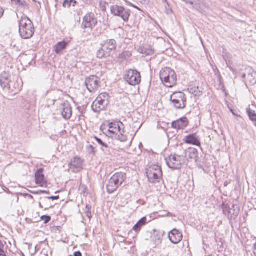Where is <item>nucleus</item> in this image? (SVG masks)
Instances as JSON below:
<instances>
[{
    "mask_svg": "<svg viewBox=\"0 0 256 256\" xmlns=\"http://www.w3.org/2000/svg\"><path fill=\"white\" fill-rule=\"evenodd\" d=\"M34 29L32 22L26 16L24 15L19 21V32L20 36L28 39L32 36Z\"/></svg>",
    "mask_w": 256,
    "mask_h": 256,
    "instance_id": "1",
    "label": "nucleus"
},
{
    "mask_svg": "<svg viewBox=\"0 0 256 256\" xmlns=\"http://www.w3.org/2000/svg\"><path fill=\"white\" fill-rule=\"evenodd\" d=\"M121 126H124V124L120 122H110L108 124L109 129L108 132L109 134H112L110 136L112 138L124 142L127 140V136L124 134V130L122 129Z\"/></svg>",
    "mask_w": 256,
    "mask_h": 256,
    "instance_id": "2",
    "label": "nucleus"
},
{
    "mask_svg": "<svg viewBox=\"0 0 256 256\" xmlns=\"http://www.w3.org/2000/svg\"><path fill=\"white\" fill-rule=\"evenodd\" d=\"M126 174L124 172L116 173L108 180L106 185L107 191L112 194L115 191L125 180Z\"/></svg>",
    "mask_w": 256,
    "mask_h": 256,
    "instance_id": "3",
    "label": "nucleus"
},
{
    "mask_svg": "<svg viewBox=\"0 0 256 256\" xmlns=\"http://www.w3.org/2000/svg\"><path fill=\"white\" fill-rule=\"evenodd\" d=\"M167 166L172 170H180L185 163L184 156L181 152L180 154H171L165 158Z\"/></svg>",
    "mask_w": 256,
    "mask_h": 256,
    "instance_id": "4",
    "label": "nucleus"
},
{
    "mask_svg": "<svg viewBox=\"0 0 256 256\" xmlns=\"http://www.w3.org/2000/svg\"><path fill=\"white\" fill-rule=\"evenodd\" d=\"M0 85L6 92L16 94L21 90L23 81H0Z\"/></svg>",
    "mask_w": 256,
    "mask_h": 256,
    "instance_id": "5",
    "label": "nucleus"
},
{
    "mask_svg": "<svg viewBox=\"0 0 256 256\" xmlns=\"http://www.w3.org/2000/svg\"><path fill=\"white\" fill-rule=\"evenodd\" d=\"M146 174L148 180L151 183L160 182L162 175L160 166L156 164L152 165L147 168Z\"/></svg>",
    "mask_w": 256,
    "mask_h": 256,
    "instance_id": "6",
    "label": "nucleus"
},
{
    "mask_svg": "<svg viewBox=\"0 0 256 256\" xmlns=\"http://www.w3.org/2000/svg\"><path fill=\"white\" fill-rule=\"evenodd\" d=\"M170 101L176 109H184L186 106V98L184 92L174 93L170 97Z\"/></svg>",
    "mask_w": 256,
    "mask_h": 256,
    "instance_id": "7",
    "label": "nucleus"
},
{
    "mask_svg": "<svg viewBox=\"0 0 256 256\" xmlns=\"http://www.w3.org/2000/svg\"><path fill=\"white\" fill-rule=\"evenodd\" d=\"M110 11L115 16L120 17L124 22H128L130 14V11L128 9L125 8L123 6L114 5L110 7Z\"/></svg>",
    "mask_w": 256,
    "mask_h": 256,
    "instance_id": "8",
    "label": "nucleus"
},
{
    "mask_svg": "<svg viewBox=\"0 0 256 256\" xmlns=\"http://www.w3.org/2000/svg\"><path fill=\"white\" fill-rule=\"evenodd\" d=\"M97 24V20L94 14L90 12L87 14L83 18L82 28H92Z\"/></svg>",
    "mask_w": 256,
    "mask_h": 256,
    "instance_id": "9",
    "label": "nucleus"
},
{
    "mask_svg": "<svg viewBox=\"0 0 256 256\" xmlns=\"http://www.w3.org/2000/svg\"><path fill=\"white\" fill-rule=\"evenodd\" d=\"M160 80H177L176 75L174 70L169 68H163L160 72Z\"/></svg>",
    "mask_w": 256,
    "mask_h": 256,
    "instance_id": "10",
    "label": "nucleus"
},
{
    "mask_svg": "<svg viewBox=\"0 0 256 256\" xmlns=\"http://www.w3.org/2000/svg\"><path fill=\"white\" fill-rule=\"evenodd\" d=\"M182 154L184 156V161L186 162V158H187V160H194L195 162H198V151L195 148H190L186 150H184L182 151Z\"/></svg>",
    "mask_w": 256,
    "mask_h": 256,
    "instance_id": "11",
    "label": "nucleus"
},
{
    "mask_svg": "<svg viewBox=\"0 0 256 256\" xmlns=\"http://www.w3.org/2000/svg\"><path fill=\"white\" fill-rule=\"evenodd\" d=\"M168 237L171 242L177 244L182 240L183 236L179 230L174 228L168 232Z\"/></svg>",
    "mask_w": 256,
    "mask_h": 256,
    "instance_id": "12",
    "label": "nucleus"
},
{
    "mask_svg": "<svg viewBox=\"0 0 256 256\" xmlns=\"http://www.w3.org/2000/svg\"><path fill=\"white\" fill-rule=\"evenodd\" d=\"M108 106L107 103L104 102L102 99H98V98L97 97L92 104V109L95 112H100L105 110Z\"/></svg>",
    "mask_w": 256,
    "mask_h": 256,
    "instance_id": "13",
    "label": "nucleus"
},
{
    "mask_svg": "<svg viewBox=\"0 0 256 256\" xmlns=\"http://www.w3.org/2000/svg\"><path fill=\"white\" fill-rule=\"evenodd\" d=\"M82 161L80 158L74 157L68 164L69 168L74 172H78L82 168Z\"/></svg>",
    "mask_w": 256,
    "mask_h": 256,
    "instance_id": "14",
    "label": "nucleus"
},
{
    "mask_svg": "<svg viewBox=\"0 0 256 256\" xmlns=\"http://www.w3.org/2000/svg\"><path fill=\"white\" fill-rule=\"evenodd\" d=\"M60 110L62 117L66 120H68L72 115V110L70 104L64 102L60 105Z\"/></svg>",
    "mask_w": 256,
    "mask_h": 256,
    "instance_id": "15",
    "label": "nucleus"
},
{
    "mask_svg": "<svg viewBox=\"0 0 256 256\" xmlns=\"http://www.w3.org/2000/svg\"><path fill=\"white\" fill-rule=\"evenodd\" d=\"M124 80H140L141 76L137 70L130 69L124 75Z\"/></svg>",
    "mask_w": 256,
    "mask_h": 256,
    "instance_id": "16",
    "label": "nucleus"
},
{
    "mask_svg": "<svg viewBox=\"0 0 256 256\" xmlns=\"http://www.w3.org/2000/svg\"><path fill=\"white\" fill-rule=\"evenodd\" d=\"M188 124V120L186 117L179 118L172 123V127L174 129L184 130Z\"/></svg>",
    "mask_w": 256,
    "mask_h": 256,
    "instance_id": "17",
    "label": "nucleus"
},
{
    "mask_svg": "<svg viewBox=\"0 0 256 256\" xmlns=\"http://www.w3.org/2000/svg\"><path fill=\"white\" fill-rule=\"evenodd\" d=\"M42 172L43 168H40L35 174V180L36 184H39L42 187L46 186L47 184L44 176L42 174Z\"/></svg>",
    "mask_w": 256,
    "mask_h": 256,
    "instance_id": "18",
    "label": "nucleus"
},
{
    "mask_svg": "<svg viewBox=\"0 0 256 256\" xmlns=\"http://www.w3.org/2000/svg\"><path fill=\"white\" fill-rule=\"evenodd\" d=\"M184 142L186 144H191L196 146H200V137L196 134H190L186 136Z\"/></svg>",
    "mask_w": 256,
    "mask_h": 256,
    "instance_id": "19",
    "label": "nucleus"
},
{
    "mask_svg": "<svg viewBox=\"0 0 256 256\" xmlns=\"http://www.w3.org/2000/svg\"><path fill=\"white\" fill-rule=\"evenodd\" d=\"M242 78L248 80H255L256 72L251 67H248L245 69V72L242 74Z\"/></svg>",
    "mask_w": 256,
    "mask_h": 256,
    "instance_id": "20",
    "label": "nucleus"
},
{
    "mask_svg": "<svg viewBox=\"0 0 256 256\" xmlns=\"http://www.w3.org/2000/svg\"><path fill=\"white\" fill-rule=\"evenodd\" d=\"M68 45V42L62 40L60 42L55 44L54 46V51L58 54H63V50H64Z\"/></svg>",
    "mask_w": 256,
    "mask_h": 256,
    "instance_id": "21",
    "label": "nucleus"
},
{
    "mask_svg": "<svg viewBox=\"0 0 256 256\" xmlns=\"http://www.w3.org/2000/svg\"><path fill=\"white\" fill-rule=\"evenodd\" d=\"M84 84L90 92H93L100 86V81H85Z\"/></svg>",
    "mask_w": 256,
    "mask_h": 256,
    "instance_id": "22",
    "label": "nucleus"
},
{
    "mask_svg": "<svg viewBox=\"0 0 256 256\" xmlns=\"http://www.w3.org/2000/svg\"><path fill=\"white\" fill-rule=\"evenodd\" d=\"M101 48L97 52V57L99 58H102L110 56L112 52L108 50L102 43L101 44Z\"/></svg>",
    "mask_w": 256,
    "mask_h": 256,
    "instance_id": "23",
    "label": "nucleus"
},
{
    "mask_svg": "<svg viewBox=\"0 0 256 256\" xmlns=\"http://www.w3.org/2000/svg\"><path fill=\"white\" fill-rule=\"evenodd\" d=\"M188 90L190 93L194 94L196 95L200 93H202L204 88L198 82L197 84H190L188 88Z\"/></svg>",
    "mask_w": 256,
    "mask_h": 256,
    "instance_id": "24",
    "label": "nucleus"
},
{
    "mask_svg": "<svg viewBox=\"0 0 256 256\" xmlns=\"http://www.w3.org/2000/svg\"><path fill=\"white\" fill-rule=\"evenodd\" d=\"M102 44L110 52L114 51L117 46V43L116 40L114 39L104 40L102 42Z\"/></svg>",
    "mask_w": 256,
    "mask_h": 256,
    "instance_id": "25",
    "label": "nucleus"
},
{
    "mask_svg": "<svg viewBox=\"0 0 256 256\" xmlns=\"http://www.w3.org/2000/svg\"><path fill=\"white\" fill-rule=\"evenodd\" d=\"M94 138L101 146L102 150L104 151L106 154H110V147L107 144L104 142L100 138H99L96 136H94Z\"/></svg>",
    "mask_w": 256,
    "mask_h": 256,
    "instance_id": "26",
    "label": "nucleus"
},
{
    "mask_svg": "<svg viewBox=\"0 0 256 256\" xmlns=\"http://www.w3.org/2000/svg\"><path fill=\"white\" fill-rule=\"evenodd\" d=\"M162 236L159 232L154 230L151 236L152 241L154 242L155 245H158L162 242Z\"/></svg>",
    "mask_w": 256,
    "mask_h": 256,
    "instance_id": "27",
    "label": "nucleus"
},
{
    "mask_svg": "<svg viewBox=\"0 0 256 256\" xmlns=\"http://www.w3.org/2000/svg\"><path fill=\"white\" fill-rule=\"evenodd\" d=\"M146 218L143 217L134 226L132 230L136 232H139L141 228L146 224Z\"/></svg>",
    "mask_w": 256,
    "mask_h": 256,
    "instance_id": "28",
    "label": "nucleus"
},
{
    "mask_svg": "<svg viewBox=\"0 0 256 256\" xmlns=\"http://www.w3.org/2000/svg\"><path fill=\"white\" fill-rule=\"evenodd\" d=\"M132 56V53L129 51H125L120 54L118 60L120 62L124 60H128Z\"/></svg>",
    "mask_w": 256,
    "mask_h": 256,
    "instance_id": "29",
    "label": "nucleus"
},
{
    "mask_svg": "<svg viewBox=\"0 0 256 256\" xmlns=\"http://www.w3.org/2000/svg\"><path fill=\"white\" fill-rule=\"evenodd\" d=\"M6 244V242L0 240V256H6L7 248Z\"/></svg>",
    "mask_w": 256,
    "mask_h": 256,
    "instance_id": "30",
    "label": "nucleus"
},
{
    "mask_svg": "<svg viewBox=\"0 0 256 256\" xmlns=\"http://www.w3.org/2000/svg\"><path fill=\"white\" fill-rule=\"evenodd\" d=\"M98 97V99H102V100L104 102L107 103L108 104L110 96L108 93H102Z\"/></svg>",
    "mask_w": 256,
    "mask_h": 256,
    "instance_id": "31",
    "label": "nucleus"
},
{
    "mask_svg": "<svg viewBox=\"0 0 256 256\" xmlns=\"http://www.w3.org/2000/svg\"><path fill=\"white\" fill-rule=\"evenodd\" d=\"M12 5L25 8L28 6L26 2L21 0H11Z\"/></svg>",
    "mask_w": 256,
    "mask_h": 256,
    "instance_id": "32",
    "label": "nucleus"
},
{
    "mask_svg": "<svg viewBox=\"0 0 256 256\" xmlns=\"http://www.w3.org/2000/svg\"><path fill=\"white\" fill-rule=\"evenodd\" d=\"M247 113L251 120L252 122L256 121V114L254 111L252 110L250 108H248Z\"/></svg>",
    "mask_w": 256,
    "mask_h": 256,
    "instance_id": "33",
    "label": "nucleus"
},
{
    "mask_svg": "<svg viewBox=\"0 0 256 256\" xmlns=\"http://www.w3.org/2000/svg\"><path fill=\"white\" fill-rule=\"evenodd\" d=\"M10 77V74L6 72H3L0 74V80H8Z\"/></svg>",
    "mask_w": 256,
    "mask_h": 256,
    "instance_id": "34",
    "label": "nucleus"
},
{
    "mask_svg": "<svg viewBox=\"0 0 256 256\" xmlns=\"http://www.w3.org/2000/svg\"><path fill=\"white\" fill-rule=\"evenodd\" d=\"M42 220L44 222V224H48L51 220V217L50 216L44 215L40 217Z\"/></svg>",
    "mask_w": 256,
    "mask_h": 256,
    "instance_id": "35",
    "label": "nucleus"
},
{
    "mask_svg": "<svg viewBox=\"0 0 256 256\" xmlns=\"http://www.w3.org/2000/svg\"><path fill=\"white\" fill-rule=\"evenodd\" d=\"M164 7L166 12L168 14H170L172 13V8H170V6L168 3H166V4L164 5Z\"/></svg>",
    "mask_w": 256,
    "mask_h": 256,
    "instance_id": "36",
    "label": "nucleus"
},
{
    "mask_svg": "<svg viewBox=\"0 0 256 256\" xmlns=\"http://www.w3.org/2000/svg\"><path fill=\"white\" fill-rule=\"evenodd\" d=\"M87 150L89 153H92L94 154H96V152L95 150V148L92 145H90L88 146Z\"/></svg>",
    "mask_w": 256,
    "mask_h": 256,
    "instance_id": "37",
    "label": "nucleus"
},
{
    "mask_svg": "<svg viewBox=\"0 0 256 256\" xmlns=\"http://www.w3.org/2000/svg\"><path fill=\"white\" fill-rule=\"evenodd\" d=\"M141 81H125L126 84L130 86H136Z\"/></svg>",
    "mask_w": 256,
    "mask_h": 256,
    "instance_id": "38",
    "label": "nucleus"
},
{
    "mask_svg": "<svg viewBox=\"0 0 256 256\" xmlns=\"http://www.w3.org/2000/svg\"><path fill=\"white\" fill-rule=\"evenodd\" d=\"M86 208L87 210V211L86 212V215L89 218H90L92 217V214L91 212L90 211V208L88 206H86Z\"/></svg>",
    "mask_w": 256,
    "mask_h": 256,
    "instance_id": "39",
    "label": "nucleus"
},
{
    "mask_svg": "<svg viewBox=\"0 0 256 256\" xmlns=\"http://www.w3.org/2000/svg\"><path fill=\"white\" fill-rule=\"evenodd\" d=\"M46 198L54 200H58L60 198V197L58 196H47Z\"/></svg>",
    "mask_w": 256,
    "mask_h": 256,
    "instance_id": "40",
    "label": "nucleus"
},
{
    "mask_svg": "<svg viewBox=\"0 0 256 256\" xmlns=\"http://www.w3.org/2000/svg\"><path fill=\"white\" fill-rule=\"evenodd\" d=\"M70 2H68V0H65L63 2V6L66 8V6L70 7Z\"/></svg>",
    "mask_w": 256,
    "mask_h": 256,
    "instance_id": "41",
    "label": "nucleus"
},
{
    "mask_svg": "<svg viewBox=\"0 0 256 256\" xmlns=\"http://www.w3.org/2000/svg\"><path fill=\"white\" fill-rule=\"evenodd\" d=\"M138 51L142 54H146V50H145V48H139L138 50Z\"/></svg>",
    "mask_w": 256,
    "mask_h": 256,
    "instance_id": "42",
    "label": "nucleus"
},
{
    "mask_svg": "<svg viewBox=\"0 0 256 256\" xmlns=\"http://www.w3.org/2000/svg\"><path fill=\"white\" fill-rule=\"evenodd\" d=\"M162 82L163 84H164L167 87H172V86L169 85V84H170V81H162Z\"/></svg>",
    "mask_w": 256,
    "mask_h": 256,
    "instance_id": "43",
    "label": "nucleus"
},
{
    "mask_svg": "<svg viewBox=\"0 0 256 256\" xmlns=\"http://www.w3.org/2000/svg\"><path fill=\"white\" fill-rule=\"evenodd\" d=\"M4 13V10L1 6H0V18H2V16H3Z\"/></svg>",
    "mask_w": 256,
    "mask_h": 256,
    "instance_id": "44",
    "label": "nucleus"
},
{
    "mask_svg": "<svg viewBox=\"0 0 256 256\" xmlns=\"http://www.w3.org/2000/svg\"><path fill=\"white\" fill-rule=\"evenodd\" d=\"M74 256H82V254L80 251H77L74 252Z\"/></svg>",
    "mask_w": 256,
    "mask_h": 256,
    "instance_id": "45",
    "label": "nucleus"
},
{
    "mask_svg": "<svg viewBox=\"0 0 256 256\" xmlns=\"http://www.w3.org/2000/svg\"><path fill=\"white\" fill-rule=\"evenodd\" d=\"M30 192L34 194H40V190L38 191H30Z\"/></svg>",
    "mask_w": 256,
    "mask_h": 256,
    "instance_id": "46",
    "label": "nucleus"
},
{
    "mask_svg": "<svg viewBox=\"0 0 256 256\" xmlns=\"http://www.w3.org/2000/svg\"><path fill=\"white\" fill-rule=\"evenodd\" d=\"M50 194V192L48 190H40V194Z\"/></svg>",
    "mask_w": 256,
    "mask_h": 256,
    "instance_id": "47",
    "label": "nucleus"
},
{
    "mask_svg": "<svg viewBox=\"0 0 256 256\" xmlns=\"http://www.w3.org/2000/svg\"><path fill=\"white\" fill-rule=\"evenodd\" d=\"M124 1L126 2V4L129 6H134V4H132L131 2H128L126 1V0H124Z\"/></svg>",
    "mask_w": 256,
    "mask_h": 256,
    "instance_id": "48",
    "label": "nucleus"
},
{
    "mask_svg": "<svg viewBox=\"0 0 256 256\" xmlns=\"http://www.w3.org/2000/svg\"><path fill=\"white\" fill-rule=\"evenodd\" d=\"M254 256H256V242L254 244Z\"/></svg>",
    "mask_w": 256,
    "mask_h": 256,
    "instance_id": "49",
    "label": "nucleus"
},
{
    "mask_svg": "<svg viewBox=\"0 0 256 256\" xmlns=\"http://www.w3.org/2000/svg\"><path fill=\"white\" fill-rule=\"evenodd\" d=\"M186 3L188 4H190V5H194V2H192V1H189V0H186Z\"/></svg>",
    "mask_w": 256,
    "mask_h": 256,
    "instance_id": "50",
    "label": "nucleus"
},
{
    "mask_svg": "<svg viewBox=\"0 0 256 256\" xmlns=\"http://www.w3.org/2000/svg\"><path fill=\"white\" fill-rule=\"evenodd\" d=\"M120 238H121L120 240V242H124L125 241V239L124 238V237L120 236Z\"/></svg>",
    "mask_w": 256,
    "mask_h": 256,
    "instance_id": "51",
    "label": "nucleus"
},
{
    "mask_svg": "<svg viewBox=\"0 0 256 256\" xmlns=\"http://www.w3.org/2000/svg\"><path fill=\"white\" fill-rule=\"evenodd\" d=\"M26 196H28L30 198H33V196L30 194H26Z\"/></svg>",
    "mask_w": 256,
    "mask_h": 256,
    "instance_id": "52",
    "label": "nucleus"
},
{
    "mask_svg": "<svg viewBox=\"0 0 256 256\" xmlns=\"http://www.w3.org/2000/svg\"><path fill=\"white\" fill-rule=\"evenodd\" d=\"M162 2L164 5L166 4V3H168L166 0H162Z\"/></svg>",
    "mask_w": 256,
    "mask_h": 256,
    "instance_id": "53",
    "label": "nucleus"
},
{
    "mask_svg": "<svg viewBox=\"0 0 256 256\" xmlns=\"http://www.w3.org/2000/svg\"><path fill=\"white\" fill-rule=\"evenodd\" d=\"M230 111L232 113V114L234 115H236V114H234V110H232V109H230Z\"/></svg>",
    "mask_w": 256,
    "mask_h": 256,
    "instance_id": "54",
    "label": "nucleus"
},
{
    "mask_svg": "<svg viewBox=\"0 0 256 256\" xmlns=\"http://www.w3.org/2000/svg\"><path fill=\"white\" fill-rule=\"evenodd\" d=\"M133 7L134 8H136V9H138V10H140V8H138V6H136L134 5V6H133Z\"/></svg>",
    "mask_w": 256,
    "mask_h": 256,
    "instance_id": "55",
    "label": "nucleus"
},
{
    "mask_svg": "<svg viewBox=\"0 0 256 256\" xmlns=\"http://www.w3.org/2000/svg\"><path fill=\"white\" fill-rule=\"evenodd\" d=\"M133 7L134 8H136V9H138V10H140V8H138V6H136L134 5V6H133Z\"/></svg>",
    "mask_w": 256,
    "mask_h": 256,
    "instance_id": "56",
    "label": "nucleus"
},
{
    "mask_svg": "<svg viewBox=\"0 0 256 256\" xmlns=\"http://www.w3.org/2000/svg\"><path fill=\"white\" fill-rule=\"evenodd\" d=\"M252 83V84L254 85L256 84V82L254 81H250Z\"/></svg>",
    "mask_w": 256,
    "mask_h": 256,
    "instance_id": "57",
    "label": "nucleus"
},
{
    "mask_svg": "<svg viewBox=\"0 0 256 256\" xmlns=\"http://www.w3.org/2000/svg\"><path fill=\"white\" fill-rule=\"evenodd\" d=\"M39 206L40 208H43V206L42 205V204L40 202L39 203Z\"/></svg>",
    "mask_w": 256,
    "mask_h": 256,
    "instance_id": "58",
    "label": "nucleus"
},
{
    "mask_svg": "<svg viewBox=\"0 0 256 256\" xmlns=\"http://www.w3.org/2000/svg\"><path fill=\"white\" fill-rule=\"evenodd\" d=\"M70 2H73V3L76 4V2L74 0H70Z\"/></svg>",
    "mask_w": 256,
    "mask_h": 256,
    "instance_id": "59",
    "label": "nucleus"
},
{
    "mask_svg": "<svg viewBox=\"0 0 256 256\" xmlns=\"http://www.w3.org/2000/svg\"><path fill=\"white\" fill-rule=\"evenodd\" d=\"M52 207H53V206L51 205L49 207L46 208L45 209L46 210V209H48L49 208H52Z\"/></svg>",
    "mask_w": 256,
    "mask_h": 256,
    "instance_id": "60",
    "label": "nucleus"
},
{
    "mask_svg": "<svg viewBox=\"0 0 256 256\" xmlns=\"http://www.w3.org/2000/svg\"><path fill=\"white\" fill-rule=\"evenodd\" d=\"M224 185V186H226L228 185V182H225Z\"/></svg>",
    "mask_w": 256,
    "mask_h": 256,
    "instance_id": "61",
    "label": "nucleus"
},
{
    "mask_svg": "<svg viewBox=\"0 0 256 256\" xmlns=\"http://www.w3.org/2000/svg\"><path fill=\"white\" fill-rule=\"evenodd\" d=\"M86 80H90V78H86Z\"/></svg>",
    "mask_w": 256,
    "mask_h": 256,
    "instance_id": "62",
    "label": "nucleus"
},
{
    "mask_svg": "<svg viewBox=\"0 0 256 256\" xmlns=\"http://www.w3.org/2000/svg\"><path fill=\"white\" fill-rule=\"evenodd\" d=\"M254 122H256V123L254 124V125L256 126V121H254Z\"/></svg>",
    "mask_w": 256,
    "mask_h": 256,
    "instance_id": "63",
    "label": "nucleus"
},
{
    "mask_svg": "<svg viewBox=\"0 0 256 256\" xmlns=\"http://www.w3.org/2000/svg\"><path fill=\"white\" fill-rule=\"evenodd\" d=\"M145 2V0H144Z\"/></svg>",
    "mask_w": 256,
    "mask_h": 256,
    "instance_id": "64",
    "label": "nucleus"
}]
</instances>
